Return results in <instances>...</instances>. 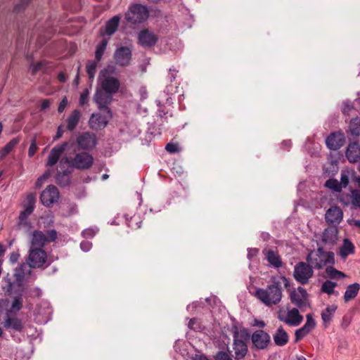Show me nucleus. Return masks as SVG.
<instances>
[{
	"mask_svg": "<svg viewBox=\"0 0 360 360\" xmlns=\"http://www.w3.org/2000/svg\"><path fill=\"white\" fill-rule=\"evenodd\" d=\"M63 133H64L63 127L62 125L58 126L57 132H56V137L54 138V139H60L63 136Z\"/></svg>",
	"mask_w": 360,
	"mask_h": 360,
	"instance_id": "62",
	"label": "nucleus"
},
{
	"mask_svg": "<svg viewBox=\"0 0 360 360\" xmlns=\"http://www.w3.org/2000/svg\"><path fill=\"white\" fill-rule=\"evenodd\" d=\"M112 72V68L110 67L102 70L99 74L98 81L103 91L115 94L119 90L120 83L117 78L111 75Z\"/></svg>",
	"mask_w": 360,
	"mask_h": 360,
	"instance_id": "4",
	"label": "nucleus"
},
{
	"mask_svg": "<svg viewBox=\"0 0 360 360\" xmlns=\"http://www.w3.org/2000/svg\"><path fill=\"white\" fill-rule=\"evenodd\" d=\"M3 281H4L5 284L3 285L2 288L3 290L10 295L12 292L13 290V283L11 281L10 278H4Z\"/></svg>",
	"mask_w": 360,
	"mask_h": 360,
	"instance_id": "45",
	"label": "nucleus"
},
{
	"mask_svg": "<svg viewBox=\"0 0 360 360\" xmlns=\"http://www.w3.org/2000/svg\"><path fill=\"white\" fill-rule=\"evenodd\" d=\"M109 118L108 115L106 116L100 113H93L89 117V126L93 130H101L108 125Z\"/></svg>",
	"mask_w": 360,
	"mask_h": 360,
	"instance_id": "20",
	"label": "nucleus"
},
{
	"mask_svg": "<svg viewBox=\"0 0 360 360\" xmlns=\"http://www.w3.org/2000/svg\"><path fill=\"white\" fill-rule=\"evenodd\" d=\"M346 157L350 162H356L360 159V146L356 142L349 144L346 150Z\"/></svg>",
	"mask_w": 360,
	"mask_h": 360,
	"instance_id": "27",
	"label": "nucleus"
},
{
	"mask_svg": "<svg viewBox=\"0 0 360 360\" xmlns=\"http://www.w3.org/2000/svg\"><path fill=\"white\" fill-rule=\"evenodd\" d=\"M59 198V192L58 188L53 186H48L41 194V202L46 206L51 207L53 203L56 202Z\"/></svg>",
	"mask_w": 360,
	"mask_h": 360,
	"instance_id": "15",
	"label": "nucleus"
},
{
	"mask_svg": "<svg viewBox=\"0 0 360 360\" xmlns=\"http://www.w3.org/2000/svg\"><path fill=\"white\" fill-rule=\"evenodd\" d=\"M349 129L353 135L360 134V120L358 118L353 119L349 124Z\"/></svg>",
	"mask_w": 360,
	"mask_h": 360,
	"instance_id": "41",
	"label": "nucleus"
},
{
	"mask_svg": "<svg viewBox=\"0 0 360 360\" xmlns=\"http://www.w3.org/2000/svg\"><path fill=\"white\" fill-rule=\"evenodd\" d=\"M115 62L120 66H127L131 60V50L127 46L117 48L114 53Z\"/></svg>",
	"mask_w": 360,
	"mask_h": 360,
	"instance_id": "16",
	"label": "nucleus"
},
{
	"mask_svg": "<svg viewBox=\"0 0 360 360\" xmlns=\"http://www.w3.org/2000/svg\"><path fill=\"white\" fill-rule=\"evenodd\" d=\"M82 117V112L79 110L75 109L72 110L68 116L66 122V129L72 131L77 127Z\"/></svg>",
	"mask_w": 360,
	"mask_h": 360,
	"instance_id": "26",
	"label": "nucleus"
},
{
	"mask_svg": "<svg viewBox=\"0 0 360 360\" xmlns=\"http://www.w3.org/2000/svg\"><path fill=\"white\" fill-rule=\"evenodd\" d=\"M78 147L84 150L94 148L97 144V137L94 133L86 131L79 134L77 138Z\"/></svg>",
	"mask_w": 360,
	"mask_h": 360,
	"instance_id": "13",
	"label": "nucleus"
},
{
	"mask_svg": "<svg viewBox=\"0 0 360 360\" xmlns=\"http://www.w3.org/2000/svg\"><path fill=\"white\" fill-rule=\"evenodd\" d=\"M60 170L56 174V183L60 186H67L70 184V174L71 173L70 167L64 165L62 168L59 166Z\"/></svg>",
	"mask_w": 360,
	"mask_h": 360,
	"instance_id": "25",
	"label": "nucleus"
},
{
	"mask_svg": "<svg viewBox=\"0 0 360 360\" xmlns=\"http://www.w3.org/2000/svg\"><path fill=\"white\" fill-rule=\"evenodd\" d=\"M325 186L335 192L340 193L342 190L340 182L335 179H329L325 183Z\"/></svg>",
	"mask_w": 360,
	"mask_h": 360,
	"instance_id": "39",
	"label": "nucleus"
},
{
	"mask_svg": "<svg viewBox=\"0 0 360 360\" xmlns=\"http://www.w3.org/2000/svg\"><path fill=\"white\" fill-rule=\"evenodd\" d=\"M24 264L20 265L15 271V276L17 277V280H20L24 276L23 267Z\"/></svg>",
	"mask_w": 360,
	"mask_h": 360,
	"instance_id": "57",
	"label": "nucleus"
},
{
	"mask_svg": "<svg viewBox=\"0 0 360 360\" xmlns=\"http://www.w3.org/2000/svg\"><path fill=\"white\" fill-rule=\"evenodd\" d=\"M96 232L92 229H86L82 231V236L86 238H93Z\"/></svg>",
	"mask_w": 360,
	"mask_h": 360,
	"instance_id": "54",
	"label": "nucleus"
},
{
	"mask_svg": "<svg viewBox=\"0 0 360 360\" xmlns=\"http://www.w3.org/2000/svg\"><path fill=\"white\" fill-rule=\"evenodd\" d=\"M34 195L31 193L27 195L28 203L26 205L25 210L22 211L19 215V221L18 223V226L19 229L26 227L29 225L27 219L34 210Z\"/></svg>",
	"mask_w": 360,
	"mask_h": 360,
	"instance_id": "17",
	"label": "nucleus"
},
{
	"mask_svg": "<svg viewBox=\"0 0 360 360\" xmlns=\"http://www.w3.org/2000/svg\"><path fill=\"white\" fill-rule=\"evenodd\" d=\"M345 143V136L341 133H332L326 139L327 147L333 150L340 148Z\"/></svg>",
	"mask_w": 360,
	"mask_h": 360,
	"instance_id": "21",
	"label": "nucleus"
},
{
	"mask_svg": "<svg viewBox=\"0 0 360 360\" xmlns=\"http://www.w3.org/2000/svg\"><path fill=\"white\" fill-rule=\"evenodd\" d=\"M43 66L42 63L39 62L37 64H31L30 67V71L32 75H35L37 72L41 70Z\"/></svg>",
	"mask_w": 360,
	"mask_h": 360,
	"instance_id": "51",
	"label": "nucleus"
},
{
	"mask_svg": "<svg viewBox=\"0 0 360 360\" xmlns=\"http://www.w3.org/2000/svg\"><path fill=\"white\" fill-rule=\"evenodd\" d=\"M68 105V98L66 96L63 97L61 101L59 103V105L58 107V112L61 113L64 111L65 108H66Z\"/></svg>",
	"mask_w": 360,
	"mask_h": 360,
	"instance_id": "53",
	"label": "nucleus"
},
{
	"mask_svg": "<svg viewBox=\"0 0 360 360\" xmlns=\"http://www.w3.org/2000/svg\"><path fill=\"white\" fill-rule=\"evenodd\" d=\"M94 161V159L91 155L82 152L77 153L72 159L67 157L61 158L59 162V166L62 168L64 165H68V167L85 170L89 169L93 165Z\"/></svg>",
	"mask_w": 360,
	"mask_h": 360,
	"instance_id": "3",
	"label": "nucleus"
},
{
	"mask_svg": "<svg viewBox=\"0 0 360 360\" xmlns=\"http://www.w3.org/2000/svg\"><path fill=\"white\" fill-rule=\"evenodd\" d=\"M37 149H38V146L37 144V139H36V137L34 136L31 140L30 146V148L28 150V155L30 157H32L35 154Z\"/></svg>",
	"mask_w": 360,
	"mask_h": 360,
	"instance_id": "44",
	"label": "nucleus"
},
{
	"mask_svg": "<svg viewBox=\"0 0 360 360\" xmlns=\"http://www.w3.org/2000/svg\"><path fill=\"white\" fill-rule=\"evenodd\" d=\"M353 109H354L353 105L351 103H349V101H346V102L343 103L342 110L345 115H349V112Z\"/></svg>",
	"mask_w": 360,
	"mask_h": 360,
	"instance_id": "49",
	"label": "nucleus"
},
{
	"mask_svg": "<svg viewBox=\"0 0 360 360\" xmlns=\"http://www.w3.org/2000/svg\"><path fill=\"white\" fill-rule=\"evenodd\" d=\"M259 252V250L257 248H250L248 250V257L249 259H252V257H255Z\"/></svg>",
	"mask_w": 360,
	"mask_h": 360,
	"instance_id": "59",
	"label": "nucleus"
},
{
	"mask_svg": "<svg viewBox=\"0 0 360 360\" xmlns=\"http://www.w3.org/2000/svg\"><path fill=\"white\" fill-rule=\"evenodd\" d=\"M307 296V290L302 287H298L291 292L290 299L291 302L298 308H302L308 305Z\"/></svg>",
	"mask_w": 360,
	"mask_h": 360,
	"instance_id": "18",
	"label": "nucleus"
},
{
	"mask_svg": "<svg viewBox=\"0 0 360 360\" xmlns=\"http://www.w3.org/2000/svg\"><path fill=\"white\" fill-rule=\"evenodd\" d=\"M20 257V254L18 251L13 252L9 255V262L12 264H15L18 262Z\"/></svg>",
	"mask_w": 360,
	"mask_h": 360,
	"instance_id": "55",
	"label": "nucleus"
},
{
	"mask_svg": "<svg viewBox=\"0 0 360 360\" xmlns=\"http://www.w3.org/2000/svg\"><path fill=\"white\" fill-rule=\"evenodd\" d=\"M176 72H177V71L174 68L169 69V73L168 76H169V79L170 82H172L175 79Z\"/></svg>",
	"mask_w": 360,
	"mask_h": 360,
	"instance_id": "61",
	"label": "nucleus"
},
{
	"mask_svg": "<svg viewBox=\"0 0 360 360\" xmlns=\"http://www.w3.org/2000/svg\"><path fill=\"white\" fill-rule=\"evenodd\" d=\"M278 319L290 326H299L303 321V316L297 308L288 309L287 311H279Z\"/></svg>",
	"mask_w": 360,
	"mask_h": 360,
	"instance_id": "11",
	"label": "nucleus"
},
{
	"mask_svg": "<svg viewBox=\"0 0 360 360\" xmlns=\"http://www.w3.org/2000/svg\"><path fill=\"white\" fill-rule=\"evenodd\" d=\"M138 39L142 46L151 47L156 44L158 37L154 33L144 30L139 32Z\"/></svg>",
	"mask_w": 360,
	"mask_h": 360,
	"instance_id": "23",
	"label": "nucleus"
},
{
	"mask_svg": "<svg viewBox=\"0 0 360 360\" xmlns=\"http://www.w3.org/2000/svg\"><path fill=\"white\" fill-rule=\"evenodd\" d=\"M265 258L269 264L274 268H280L282 266L281 259L278 252L269 250L265 253Z\"/></svg>",
	"mask_w": 360,
	"mask_h": 360,
	"instance_id": "32",
	"label": "nucleus"
},
{
	"mask_svg": "<svg viewBox=\"0 0 360 360\" xmlns=\"http://www.w3.org/2000/svg\"><path fill=\"white\" fill-rule=\"evenodd\" d=\"M360 290V284L358 283H354L349 285L344 294V301L348 302L352 300H354L358 295Z\"/></svg>",
	"mask_w": 360,
	"mask_h": 360,
	"instance_id": "31",
	"label": "nucleus"
},
{
	"mask_svg": "<svg viewBox=\"0 0 360 360\" xmlns=\"http://www.w3.org/2000/svg\"><path fill=\"white\" fill-rule=\"evenodd\" d=\"M165 149L170 153H175L179 151L178 145L174 143H169L166 145Z\"/></svg>",
	"mask_w": 360,
	"mask_h": 360,
	"instance_id": "50",
	"label": "nucleus"
},
{
	"mask_svg": "<svg viewBox=\"0 0 360 360\" xmlns=\"http://www.w3.org/2000/svg\"><path fill=\"white\" fill-rule=\"evenodd\" d=\"M232 348L236 360L245 359L249 351L245 338L237 329L233 332Z\"/></svg>",
	"mask_w": 360,
	"mask_h": 360,
	"instance_id": "9",
	"label": "nucleus"
},
{
	"mask_svg": "<svg viewBox=\"0 0 360 360\" xmlns=\"http://www.w3.org/2000/svg\"><path fill=\"white\" fill-rule=\"evenodd\" d=\"M49 106H50V101L47 99H44L41 102V110H45L46 109L49 108Z\"/></svg>",
	"mask_w": 360,
	"mask_h": 360,
	"instance_id": "63",
	"label": "nucleus"
},
{
	"mask_svg": "<svg viewBox=\"0 0 360 360\" xmlns=\"http://www.w3.org/2000/svg\"><path fill=\"white\" fill-rule=\"evenodd\" d=\"M120 20V18L118 15H115L108 20L104 27V32L102 34L108 36L112 35L117 30Z\"/></svg>",
	"mask_w": 360,
	"mask_h": 360,
	"instance_id": "30",
	"label": "nucleus"
},
{
	"mask_svg": "<svg viewBox=\"0 0 360 360\" xmlns=\"http://www.w3.org/2000/svg\"><path fill=\"white\" fill-rule=\"evenodd\" d=\"M142 221L139 215H134L129 219H127V224L128 226L134 229L141 228Z\"/></svg>",
	"mask_w": 360,
	"mask_h": 360,
	"instance_id": "40",
	"label": "nucleus"
},
{
	"mask_svg": "<svg viewBox=\"0 0 360 360\" xmlns=\"http://www.w3.org/2000/svg\"><path fill=\"white\" fill-rule=\"evenodd\" d=\"M313 276L314 269L307 262H300L295 264L293 277L300 284H308Z\"/></svg>",
	"mask_w": 360,
	"mask_h": 360,
	"instance_id": "8",
	"label": "nucleus"
},
{
	"mask_svg": "<svg viewBox=\"0 0 360 360\" xmlns=\"http://www.w3.org/2000/svg\"><path fill=\"white\" fill-rule=\"evenodd\" d=\"M338 307L335 304L328 305L321 312V319L325 325L330 322L332 317L337 310Z\"/></svg>",
	"mask_w": 360,
	"mask_h": 360,
	"instance_id": "34",
	"label": "nucleus"
},
{
	"mask_svg": "<svg viewBox=\"0 0 360 360\" xmlns=\"http://www.w3.org/2000/svg\"><path fill=\"white\" fill-rule=\"evenodd\" d=\"M343 219V212L338 206H332L325 214L326 221L329 224H339Z\"/></svg>",
	"mask_w": 360,
	"mask_h": 360,
	"instance_id": "19",
	"label": "nucleus"
},
{
	"mask_svg": "<svg viewBox=\"0 0 360 360\" xmlns=\"http://www.w3.org/2000/svg\"><path fill=\"white\" fill-rule=\"evenodd\" d=\"M108 43V39L105 38V39H103L101 40V41L98 44V45L96 46V51H95V58L97 61H99L101 59V58L106 49Z\"/></svg>",
	"mask_w": 360,
	"mask_h": 360,
	"instance_id": "36",
	"label": "nucleus"
},
{
	"mask_svg": "<svg viewBox=\"0 0 360 360\" xmlns=\"http://www.w3.org/2000/svg\"><path fill=\"white\" fill-rule=\"evenodd\" d=\"M148 17V8L139 4L131 5L125 13L126 20L132 24L141 23L145 21Z\"/></svg>",
	"mask_w": 360,
	"mask_h": 360,
	"instance_id": "10",
	"label": "nucleus"
},
{
	"mask_svg": "<svg viewBox=\"0 0 360 360\" xmlns=\"http://www.w3.org/2000/svg\"><path fill=\"white\" fill-rule=\"evenodd\" d=\"M22 306V298L21 297H15L11 305V310L14 311H18L21 309Z\"/></svg>",
	"mask_w": 360,
	"mask_h": 360,
	"instance_id": "46",
	"label": "nucleus"
},
{
	"mask_svg": "<svg viewBox=\"0 0 360 360\" xmlns=\"http://www.w3.org/2000/svg\"><path fill=\"white\" fill-rule=\"evenodd\" d=\"M4 326L6 328H12L16 331H21L23 328L20 319L18 318H11L8 316H6Z\"/></svg>",
	"mask_w": 360,
	"mask_h": 360,
	"instance_id": "33",
	"label": "nucleus"
},
{
	"mask_svg": "<svg viewBox=\"0 0 360 360\" xmlns=\"http://www.w3.org/2000/svg\"><path fill=\"white\" fill-rule=\"evenodd\" d=\"M251 341L253 347L259 350H264L271 344V336L262 329L257 330L252 334Z\"/></svg>",
	"mask_w": 360,
	"mask_h": 360,
	"instance_id": "12",
	"label": "nucleus"
},
{
	"mask_svg": "<svg viewBox=\"0 0 360 360\" xmlns=\"http://www.w3.org/2000/svg\"><path fill=\"white\" fill-rule=\"evenodd\" d=\"M67 146V143H63L53 148L49 154L46 166L52 167L55 165L65 151Z\"/></svg>",
	"mask_w": 360,
	"mask_h": 360,
	"instance_id": "22",
	"label": "nucleus"
},
{
	"mask_svg": "<svg viewBox=\"0 0 360 360\" xmlns=\"http://www.w3.org/2000/svg\"><path fill=\"white\" fill-rule=\"evenodd\" d=\"M30 0H21L20 4H16L14 6V11L18 13L21 11L29 4Z\"/></svg>",
	"mask_w": 360,
	"mask_h": 360,
	"instance_id": "48",
	"label": "nucleus"
},
{
	"mask_svg": "<svg viewBox=\"0 0 360 360\" xmlns=\"http://www.w3.org/2000/svg\"><path fill=\"white\" fill-rule=\"evenodd\" d=\"M80 248L84 252H88L91 248V243L89 241H83L80 244Z\"/></svg>",
	"mask_w": 360,
	"mask_h": 360,
	"instance_id": "58",
	"label": "nucleus"
},
{
	"mask_svg": "<svg viewBox=\"0 0 360 360\" xmlns=\"http://www.w3.org/2000/svg\"><path fill=\"white\" fill-rule=\"evenodd\" d=\"M89 91L87 89H84V91L81 94L79 98V105L83 106L88 101Z\"/></svg>",
	"mask_w": 360,
	"mask_h": 360,
	"instance_id": "47",
	"label": "nucleus"
},
{
	"mask_svg": "<svg viewBox=\"0 0 360 360\" xmlns=\"http://www.w3.org/2000/svg\"><path fill=\"white\" fill-rule=\"evenodd\" d=\"M19 140L13 139L0 151V158H4L18 145Z\"/></svg>",
	"mask_w": 360,
	"mask_h": 360,
	"instance_id": "35",
	"label": "nucleus"
},
{
	"mask_svg": "<svg viewBox=\"0 0 360 360\" xmlns=\"http://www.w3.org/2000/svg\"><path fill=\"white\" fill-rule=\"evenodd\" d=\"M354 250L355 247L352 242L348 238H345L340 248L339 255L342 259H345L348 255L354 254Z\"/></svg>",
	"mask_w": 360,
	"mask_h": 360,
	"instance_id": "29",
	"label": "nucleus"
},
{
	"mask_svg": "<svg viewBox=\"0 0 360 360\" xmlns=\"http://www.w3.org/2000/svg\"><path fill=\"white\" fill-rule=\"evenodd\" d=\"M214 360H233V359L230 354L219 351L215 354Z\"/></svg>",
	"mask_w": 360,
	"mask_h": 360,
	"instance_id": "43",
	"label": "nucleus"
},
{
	"mask_svg": "<svg viewBox=\"0 0 360 360\" xmlns=\"http://www.w3.org/2000/svg\"><path fill=\"white\" fill-rule=\"evenodd\" d=\"M98 61H97L96 60H90L86 63V72H87L89 79L91 81H93V79L95 77L97 66H98Z\"/></svg>",
	"mask_w": 360,
	"mask_h": 360,
	"instance_id": "37",
	"label": "nucleus"
},
{
	"mask_svg": "<svg viewBox=\"0 0 360 360\" xmlns=\"http://www.w3.org/2000/svg\"><path fill=\"white\" fill-rule=\"evenodd\" d=\"M338 229L335 226H330L324 229L321 240L323 244L333 245L338 240Z\"/></svg>",
	"mask_w": 360,
	"mask_h": 360,
	"instance_id": "24",
	"label": "nucleus"
},
{
	"mask_svg": "<svg viewBox=\"0 0 360 360\" xmlns=\"http://www.w3.org/2000/svg\"><path fill=\"white\" fill-rule=\"evenodd\" d=\"M338 285L336 282L327 280L323 283L321 285V291L328 295H333L334 293V289Z\"/></svg>",
	"mask_w": 360,
	"mask_h": 360,
	"instance_id": "38",
	"label": "nucleus"
},
{
	"mask_svg": "<svg viewBox=\"0 0 360 360\" xmlns=\"http://www.w3.org/2000/svg\"><path fill=\"white\" fill-rule=\"evenodd\" d=\"M355 186L358 188L357 190L360 191V176H354L352 179Z\"/></svg>",
	"mask_w": 360,
	"mask_h": 360,
	"instance_id": "64",
	"label": "nucleus"
},
{
	"mask_svg": "<svg viewBox=\"0 0 360 360\" xmlns=\"http://www.w3.org/2000/svg\"><path fill=\"white\" fill-rule=\"evenodd\" d=\"M338 202L351 210H360V191L350 188L349 193L343 192L337 197Z\"/></svg>",
	"mask_w": 360,
	"mask_h": 360,
	"instance_id": "7",
	"label": "nucleus"
},
{
	"mask_svg": "<svg viewBox=\"0 0 360 360\" xmlns=\"http://www.w3.org/2000/svg\"><path fill=\"white\" fill-rule=\"evenodd\" d=\"M255 297L266 307L279 304L283 297V289L279 282H274L266 288H257Z\"/></svg>",
	"mask_w": 360,
	"mask_h": 360,
	"instance_id": "2",
	"label": "nucleus"
},
{
	"mask_svg": "<svg viewBox=\"0 0 360 360\" xmlns=\"http://www.w3.org/2000/svg\"><path fill=\"white\" fill-rule=\"evenodd\" d=\"M307 334L305 333L304 330L302 329V328L297 329L295 333V342H298L300 339L303 338Z\"/></svg>",
	"mask_w": 360,
	"mask_h": 360,
	"instance_id": "52",
	"label": "nucleus"
},
{
	"mask_svg": "<svg viewBox=\"0 0 360 360\" xmlns=\"http://www.w3.org/2000/svg\"><path fill=\"white\" fill-rule=\"evenodd\" d=\"M112 94L108 91H105L103 89L97 90L94 96V101L97 104L98 108L100 110H107V114L109 117H112V113L108 108V105L110 104L112 100Z\"/></svg>",
	"mask_w": 360,
	"mask_h": 360,
	"instance_id": "14",
	"label": "nucleus"
},
{
	"mask_svg": "<svg viewBox=\"0 0 360 360\" xmlns=\"http://www.w3.org/2000/svg\"><path fill=\"white\" fill-rule=\"evenodd\" d=\"M48 257L45 250L41 248H30L28 252L27 263L30 268H46L50 262H47Z\"/></svg>",
	"mask_w": 360,
	"mask_h": 360,
	"instance_id": "5",
	"label": "nucleus"
},
{
	"mask_svg": "<svg viewBox=\"0 0 360 360\" xmlns=\"http://www.w3.org/2000/svg\"><path fill=\"white\" fill-rule=\"evenodd\" d=\"M58 236L56 230H48L45 233L41 231H34L32 234L30 248H41L49 243L54 241Z\"/></svg>",
	"mask_w": 360,
	"mask_h": 360,
	"instance_id": "6",
	"label": "nucleus"
},
{
	"mask_svg": "<svg viewBox=\"0 0 360 360\" xmlns=\"http://www.w3.org/2000/svg\"><path fill=\"white\" fill-rule=\"evenodd\" d=\"M306 261L314 269H325L326 274L330 279H340L346 276L343 272L334 268V252L325 250L322 247L311 250L306 257Z\"/></svg>",
	"mask_w": 360,
	"mask_h": 360,
	"instance_id": "1",
	"label": "nucleus"
},
{
	"mask_svg": "<svg viewBox=\"0 0 360 360\" xmlns=\"http://www.w3.org/2000/svg\"><path fill=\"white\" fill-rule=\"evenodd\" d=\"M273 340L276 346L283 347L289 341V335L282 326L277 328L273 334Z\"/></svg>",
	"mask_w": 360,
	"mask_h": 360,
	"instance_id": "28",
	"label": "nucleus"
},
{
	"mask_svg": "<svg viewBox=\"0 0 360 360\" xmlns=\"http://www.w3.org/2000/svg\"><path fill=\"white\" fill-rule=\"evenodd\" d=\"M50 175V172L46 171L42 176H41L37 181V185H39L42 181L46 180Z\"/></svg>",
	"mask_w": 360,
	"mask_h": 360,
	"instance_id": "60",
	"label": "nucleus"
},
{
	"mask_svg": "<svg viewBox=\"0 0 360 360\" xmlns=\"http://www.w3.org/2000/svg\"><path fill=\"white\" fill-rule=\"evenodd\" d=\"M340 185L341 186L342 188H345L349 185V178L348 175V172H342L340 174Z\"/></svg>",
	"mask_w": 360,
	"mask_h": 360,
	"instance_id": "42",
	"label": "nucleus"
},
{
	"mask_svg": "<svg viewBox=\"0 0 360 360\" xmlns=\"http://www.w3.org/2000/svg\"><path fill=\"white\" fill-rule=\"evenodd\" d=\"M306 318H307V321L304 324L309 326L312 328H314L316 326V323L313 319L312 315L310 314H307Z\"/></svg>",
	"mask_w": 360,
	"mask_h": 360,
	"instance_id": "56",
	"label": "nucleus"
}]
</instances>
